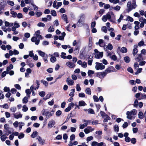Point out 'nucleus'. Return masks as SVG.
I'll list each match as a JSON object with an SVG mask.
<instances>
[{
    "mask_svg": "<svg viewBox=\"0 0 146 146\" xmlns=\"http://www.w3.org/2000/svg\"><path fill=\"white\" fill-rule=\"evenodd\" d=\"M38 141L39 143L41 145H43L44 144L45 141L44 139H42L41 137L38 136V137L36 138Z\"/></svg>",
    "mask_w": 146,
    "mask_h": 146,
    "instance_id": "nucleus-12",
    "label": "nucleus"
},
{
    "mask_svg": "<svg viewBox=\"0 0 146 146\" xmlns=\"http://www.w3.org/2000/svg\"><path fill=\"white\" fill-rule=\"evenodd\" d=\"M110 21L113 23H116V19L115 18V16H114V17H112L110 20H109Z\"/></svg>",
    "mask_w": 146,
    "mask_h": 146,
    "instance_id": "nucleus-44",
    "label": "nucleus"
},
{
    "mask_svg": "<svg viewBox=\"0 0 146 146\" xmlns=\"http://www.w3.org/2000/svg\"><path fill=\"white\" fill-rule=\"evenodd\" d=\"M107 47L108 48V49L110 50H111L113 48V47L112 45L110 43H109L108 44V45L107 46Z\"/></svg>",
    "mask_w": 146,
    "mask_h": 146,
    "instance_id": "nucleus-48",
    "label": "nucleus"
},
{
    "mask_svg": "<svg viewBox=\"0 0 146 146\" xmlns=\"http://www.w3.org/2000/svg\"><path fill=\"white\" fill-rule=\"evenodd\" d=\"M96 65L95 66V68L97 70H102L105 68V66L104 65H103L102 63L97 62L96 63Z\"/></svg>",
    "mask_w": 146,
    "mask_h": 146,
    "instance_id": "nucleus-2",
    "label": "nucleus"
},
{
    "mask_svg": "<svg viewBox=\"0 0 146 146\" xmlns=\"http://www.w3.org/2000/svg\"><path fill=\"white\" fill-rule=\"evenodd\" d=\"M14 117L16 119L21 118L22 116V115L20 113L17 115L16 114V113L14 114Z\"/></svg>",
    "mask_w": 146,
    "mask_h": 146,
    "instance_id": "nucleus-29",
    "label": "nucleus"
},
{
    "mask_svg": "<svg viewBox=\"0 0 146 146\" xmlns=\"http://www.w3.org/2000/svg\"><path fill=\"white\" fill-rule=\"evenodd\" d=\"M7 5V3L5 1H3L0 3V11L4 9L5 6Z\"/></svg>",
    "mask_w": 146,
    "mask_h": 146,
    "instance_id": "nucleus-8",
    "label": "nucleus"
},
{
    "mask_svg": "<svg viewBox=\"0 0 146 146\" xmlns=\"http://www.w3.org/2000/svg\"><path fill=\"white\" fill-rule=\"evenodd\" d=\"M146 99V95L145 94H142V93L141 94V97L139 98L138 100H139L141 99Z\"/></svg>",
    "mask_w": 146,
    "mask_h": 146,
    "instance_id": "nucleus-33",
    "label": "nucleus"
},
{
    "mask_svg": "<svg viewBox=\"0 0 146 146\" xmlns=\"http://www.w3.org/2000/svg\"><path fill=\"white\" fill-rule=\"evenodd\" d=\"M106 15L108 19L109 20L111 18V16L109 12H108Z\"/></svg>",
    "mask_w": 146,
    "mask_h": 146,
    "instance_id": "nucleus-59",
    "label": "nucleus"
},
{
    "mask_svg": "<svg viewBox=\"0 0 146 146\" xmlns=\"http://www.w3.org/2000/svg\"><path fill=\"white\" fill-rule=\"evenodd\" d=\"M100 113L103 118H104L107 115L104 112L102 111H100Z\"/></svg>",
    "mask_w": 146,
    "mask_h": 146,
    "instance_id": "nucleus-61",
    "label": "nucleus"
},
{
    "mask_svg": "<svg viewBox=\"0 0 146 146\" xmlns=\"http://www.w3.org/2000/svg\"><path fill=\"white\" fill-rule=\"evenodd\" d=\"M126 115H127V118L129 119H132V116L131 115L130 112V111H127L126 113Z\"/></svg>",
    "mask_w": 146,
    "mask_h": 146,
    "instance_id": "nucleus-28",
    "label": "nucleus"
},
{
    "mask_svg": "<svg viewBox=\"0 0 146 146\" xmlns=\"http://www.w3.org/2000/svg\"><path fill=\"white\" fill-rule=\"evenodd\" d=\"M104 138L107 140L110 141L111 142H113L112 138L110 137L109 136H105L104 137Z\"/></svg>",
    "mask_w": 146,
    "mask_h": 146,
    "instance_id": "nucleus-22",
    "label": "nucleus"
},
{
    "mask_svg": "<svg viewBox=\"0 0 146 146\" xmlns=\"http://www.w3.org/2000/svg\"><path fill=\"white\" fill-rule=\"evenodd\" d=\"M135 30L134 32V34L135 35H137L139 33V31L138 30L139 28H135Z\"/></svg>",
    "mask_w": 146,
    "mask_h": 146,
    "instance_id": "nucleus-49",
    "label": "nucleus"
},
{
    "mask_svg": "<svg viewBox=\"0 0 146 146\" xmlns=\"http://www.w3.org/2000/svg\"><path fill=\"white\" fill-rule=\"evenodd\" d=\"M40 82L42 83L44 85L46 86H48V83L46 81L42 80L40 81Z\"/></svg>",
    "mask_w": 146,
    "mask_h": 146,
    "instance_id": "nucleus-47",
    "label": "nucleus"
},
{
    "mask_svg": "<svg viewBox=\"0 0 146 146\" xmlns=\"http://www.w3.org/2000/svg\"><path fill=\"white\" fill-rule=\"evenodd\" d=\"M61 16L62 19H63L64 21L66 22V23H68V21L67 19V17L66 15L63 14Z\"/></svg>",
    "mask_w": 146,
    "mask_h": 146,
    "instance_id": "nucleus-17",
    "label": "nucleus"
},
{
    "mask_svg": "<svg viewBox=\"0 0 146 146\" xmlns=\"http://www.w3.org/2000/svg\"><path fill=\"white\" fill-rule=\"evenodd\" d=\"M25 135L24 133H20V134L18 135V137L20 139H21L24 137Z\"/></svg>",
    "mask_w": 146,
    "mask_h": 146,
    "instance_id": "nucleus-46",
    "label": "nucleus"
},
{
    "mask_svg": "<svg viewBox=\"0 0 146 146\" xmlns=\"http://www.w3.org/2000/svg\"><path fill=\"white\" fill-rule=\"evenodd\" d=\"M66 65L69 68H72L75 67V65L74 63L68 61L66 63Z\"/></svg>",
    "mask_w": 146,
    "mask_h": 146,
    "instance_id": "nucleus-4",
    "label": "nucleus"
},
{
    "mask_svg": "<svg viewBox=\"0 0 146 146\" xmlns=\"http://www.w3.org/2000/svg\"><path fill=\"white\" fill-rule=\"evenodd\" d=\"M28 98L27 96L25 97L23 99V102L24 104H26L28 102Z\"/></svg>",
    "mask_w": 146,
    "mask_h": 146,
    "instance_id": "nucleus-35",
    "label": "nucleus"
},
{
    "mask_svg": "<svg viewBox=\"0 0 146 146\" xmlns=\"http://www.w3.org/2000/svg\"><path fill=\"white\" fill-rule=\"evenodd\" d=\"M88 113L92 114H95V112L94 111V110L90 108H89L87 110Z\"/></svg>",
    "mask_w": 146,
    "mask_h": 146,
    "instance_id": "nucleus-38",
    "label": "nucleus"
},
{
    "mask_svg": "<svg viewBox=\"0 0 146 146\" xmlns=\"http://www.w3.org/2000/svg\"><path fill=\"white\" fill-rule=\"evenodd\" d=\"M49 113V111H46V110L43 109L42 110V115H45L47 116H48V115Z\"/></svg>",
    "mask_w": 146,
    "mask_h": 146,
    "instance_id": "nucleus-23",
    "label": "nucleus"
},
{
    "mask_svg": "<svg viewBox=\"0 0 146 146\" xmlns=\"http://www.w3.org/2000/svg\"><path fill=\"white\" fill-rule=\"evenodd\" d=\"M55 121L53 120L50 121L48 124V128H51L55 124Z\"/></svg>",
    "mask_w": 146,
    "mask_h": 146,
    "instance_id": "nucleus-9",
    "label": "nucleus"
},
{
    "mask_svg": "<svg viewBox=\"0 0 146 146\" xmlns=\"http://www.w3.org/2000/svg\"><path fill=\"white\" fill-rule=\"evenodd\" d=\"M39 94L41 97H43L45 95V92L44 91L40 92H39Z\"/></svg>",
    "mask_w": 146,
    "mask_h": 146,
    "instance_id": "nucleus-54",
    "label": "nucleus"
},
{
    "mask_svg": "<svg viewBox=\"0 0 146 146\" xmlns=\"http://www.w3.org/2000/svg\"><path fill=\"white\" fill-rule=\"evenodd\" d=\"M11 14H12V17H16L17 15V13L13 11H12L11 12Z\"/></svg>",
    "mask_w": 146,
    "mask_h": 146,
    "instance_id": "nucleus-52",
    "label": "nucleus"
},
{
    "mask_svg": "<svg viewBox=\"0 0 146 146\" xmlns=\"http://www.w3.org/2000/svg\"><path fill=\"white\" fill-rule=\"evenodd\" d=\"M93 58V55H92L91 56H90L89 57V60H88V65L91 66L92 65L93 60L92 59Z\"/></svg>",
    "mask_w": 146,
    "mask_h": 146,
    "instance_id": "nucleus-18",
    "label": "nucleus"
},
{
    "mask_svg": "<svg viewBox=\"0 0 146 146\" xmlns=\"http://www.w3.org/2000/svg\"><path fill=\"white\" fill-rule=\"evenodd\" d=\"M75 89H72L71 90V92L69 94V96H71L72 97H73L74 96V93L75 92Z\"/></svg>",
    "mask_w": 146,
    "mask_h": 146,
    "instance_id": "nucleus-27",
    "label": "nucleus"
},
{
    "mask_svg": "<svg viewBox=\"0 0 146 146\" xmlns=\"http://www.w3.org/2000/svg\"><path fill=\"white\" fill-rule=\"evenodd\" d=\"M38 52L39 55L43 58L45 62L48 61V55L46 54L44 52L40 50H38Z\"/></svg>",
    "mask_w": 146,
    "mask_h": 146,
    "instance_id": "nucleus-1",
    "label": "nucleus"
},
{
    "mask_svg": "<svg viewBox=\"0 0 146 146\" xmlns=\"http://www.w3.org/2000/svg\"><path fill=\"white\" fill-rule=\"evenodd\" d=\"M138 56L135 58V60L138 62H139L140 60H143V58L141 54H138L137 56Z\"/></svg>",
    "mask_w": 146,
    "mask_h": 146,
    "instance_id": "nucleus-14",
    "label": "nucleus"
},
{
    "mask_svg": "<svg viewBox=\"0 0 146 146\" xmlns=\"http://www.w3.org/2000/svg\"><path fill=\"white\" fill-rule=\"evenodd\" d=\"M144 114L141 111H140L138 113L139 118L140 119H142L143 118Z\"/></svg>",
    "mask_w": 146,
    "mask_h": 146,
    "instance_id": "nucleus-30",
    "label": "nucleus"
},
{
    "mask_svg": "<svg viewBox=\"0 0 146 146\" xmlns=\"http://www.w3.org/2000/svg\"><path fill=\"white\" fill-rule=\"evenodd\" d=\"M95 55V57L96 59H100L103 56V52H101L97 54H95L94 53Z\"/></svg>",
    "mask_w": 146,
    "mask_h": 146,
    "instance_id": "nucleus-7",
    "label": "nucleus"
},
{
    "mask_svg": "<svg viewBox=\"0 0 146 146\" xmlns=\"http://www.w3.org/2000/svg\"><path fill=\"white\" fill-rule=\"evenodd\" d=\"M50 14L51 15L55 17L57 15L56 13L54 10L51 11Z\"/></svg>",
    "mask_w": 146,
    "mask_h": 146,
    "instance_id": "nucleus-37",
    "label": "nucleus"
},
{
    "mask_svg": "<svg viewBox=\"0 0 146 146\" xmlns=\"http://www.w3.org/2000/svg\"><path fill=\"white\" fill-rule=\"evenodd\" d=\"M78 103L80 106H84L86 105V103L83 100L80 101Z\"/></svg>",
    "mask_w": 146,
    "mask_h": 146,
    "instance_id": "nucleus-19",
    "label": "nucleus"
},
{
    "mask_svg": "<svg viewBox=\"0 0 146 146\" xmlns=\"http://www.w3.org/2000/svg\"><path fill=\"white\" fill-rule=\"evenodd\" d=\"M130 112L131 115H134L136 114L137 111L135 109H133Z\"/></svg>",
    "mask_w": 146,
    "mask_h": 146,
    "instance_id": "nucleus-53",
    "label": "nucleus"
},
{
    "mask_svg": "<svg viewBox=\"0 0 146 146\" xmlns=\"http://www.w3.org/2000/svg\"><path fill=\"white\" fill-rule=\"evenodd\" d=\"M93 98L94 102H98L99 101V98L96 96L95 95L93 96Z\"/></svg>",
    "mask_w": 146,
    "mask_h": 146,
    "instance_id": "nucleus-60",
    "label": "nucleus"
},
{
    "mask_svg": "<svg viewBox=\"0 0 146 146\" xmlns=\"http://www.w3.org/2000/svg\"><path fill=\"white\" fill-rule=\"evenodd\" d=\"M7 3L9 5H11V6H13L14 5V3L13 1H10V0H7Z\"/></svg>",
    "mask_w": 146,
    "mask_h": 146,
    "instance_id": "nucleus-50",
    "label": "nucleus"
},
{
    "mask_svg": "<svg viewBox=\"0 0 146 146\" xmlns=\"http://www.w3.org/2000/svg\"><path fill=\"white\" fill-rule=\"evenodd\" d=\"M11 92L13 94H15L17 92V90L14 88H12L11 90Z\"/></svg>",
    "mask_w": 146,
    "mask_h": 146,
    "instance_id": "nucleus-63",
    "label": "nucleus"
},
{
    "mask_svg": "<svg viewBox=\"0 0 146 146\" xmlns=\"http://www.w3.org/2000/svg\"><path fill=\"white\" fill-rule=\"evenodd\" d=\"M25 92L27 94L28 97L29 98L30 97V95L31 94V92H30L29 89H27L25 90Z\"/></svg>",
    "mask_w": 146,
    "mask_h": 146,
    "instance_id": "nucleus-41",
    "label": "nucleus"
},
{
    "mask_svg": "<svg viewBox=\"0 0 146 146\" xmlns=\"http://www.w3.org/2000/svg\"><path fill=\"white\" fill-rule=\"evenodd\" d=\"M120 51L122 53H125L127 52V49L126 48L123 47L121 48Z\"/></svg>",
    "mask_w": 146,
    "mask_h": 146,
    "instance_id": "nucleus-25",
    "label": "nucleus"
},
{
    "mask_svg": "<svg viewBox=\"0 0 146 146\" xmlns=\"http://www.w3.org/2000/svg\"><path fill=\"white\" fill-rule=\"evenodd\" d=\"M38 132L36 131H34L33 133L31 135V137L33 138H34L36 137L38 135Z\"/></svg>",
    "mask_w": 146,
    "mask_h": 146,
    "instance_id": "nucleus-24",
    "label": "nucleus"
},
{
    "mask_svg": "<svg viewBox=\"0 0 146 146\" xmlns=\"http://www.w3.org/2000/svg\"><path fill=\"white\" fill-rule=\"evenodd\" d=\"M110 58L114 61H116L117 60V56L115 55H112Z\"/></svg>",
    "mask_w": 146,
    "mask_h": 146,
    "instance_id": "nucleus-57",
    "label": "nucleus"
},
{
    "mask_svg": "<svg viewBox=\"0 0 146 146\" xmlns=\"http://www.w3.org/2000/svg\"><path fill=\"white\" fill-rule=\"evenodd\" d=\"M137 47L138 46L137 45H135L134 46V48L133 51V54L134 56L138 52V50L137 49Z\"/></svg>",
    "mask_w": 146,
    "mask_h": 146,
    "instance_id": "nucleus-10",
    "label": "nucleus"
},
{
    "mask_svg": "<svg viewBox=\"0 0 146 146\" xmlns=\"http://www.w3.org/2000/svg\"><path fill=\"white\" fill-rule=\"evenodd\" d=\"M98 44L101 47H104L105 46V43L102 39H100L99 40Z\"/></svg>",
    "mask_w": 146,
    "mask_h": 146,
    "instance_id": "nucleus-11",
    "label": "nucleus"
},
{
    "mask_svg": "<svg viewBox=\"0 0 146 146\" xmlns=\"http://www.w3.org/2000/svg\"><path fill=\"white\" fill-rule=\"evenodd\" d=\"M40 31L39 30H38L37 31L35 32V33L36 37L37 38H38L39 39H42V37L41 35H40Z\"/></svg>",
    "mask_w": 146,
    "mask_h": 146,
    "instance_id": "nucleus-15",
    "label": "nucleus"
},
{
    "mask_svg": "<svg viewBox=\"0 0 146 146\" xmlns=\"http://www.w3.org/2000/svg\"><path fill=\"white\" fill-rule=\"evenodd\" d=\"M3 90L5 92H10V91L9 88L6 86L4 88Z\"/></svg>",
    "mask_w": 146,
    "mask_h": 146,
    "instance_id": "nucleus-62",
    "label": "nucleus"
},
{
    "mask_svg": "<svg viewBox=\"0 0 146 146\" xmlns=\"http://www.w3.org/2000/svg\"><path fill=\"white\" fill-rule=\"evenodd\" d=\"M85 92L88 95H91V90L89 88H87L85 90Z\"/></svg>",
    "mask_w": 146,
    "mask_h": 146,
    "instance_id": "nucleus-31",
    "label": "nucleus"
},
{
    "mask_svg": "<svg viewBox=\"0 0 146 146\" xmlns=\"http://www.w3.org/2000/svg\"><path fill=\"white\" fill-rule=\"evenodd\" d=\"M54 110H52L50 113H49L48 114V117L47 118V119H48L49 117H50L52 115L54 114Z\"/></svg>",
    "mask_w": 146,
    "mask_h": 146,
    "instance_id": "nucleus-51",
    "label": "nucleus"
},
{
    "mask_svg": "<svg viewBox=\"0 0 146 146\" xmlns=\"http://www.w3.org/2000/svg\"><path fill=\"white\" fill-rule=\"evenodd\" d=\"M134 3H132L131 5V7H133V9H135L136 8V7L137 6V5L135 3V1H133Z\"/></svg>",
    "mask_w": 146,
    "mask_h": 146,
    "instance_id": "nucleus-56",
    "label": "nucleus"
},
{
    "mask_svg": "<svg viewBox=\"0 0 146 146\" xmlns=\"http://www.w3.org/2000/svg\"><path fill=\"white\" fill-rule=\"evenodd\" d=\"M131 143L133 144H135L136 142V140L135 138H132L131 139Z\"/></svg>",
    "mask_w": 146,
    "mask_h": 146,
    "instance_id": "nucleus-58",
    "label": "nucleus"
},
{
    "mask_svg": "<svg viewBox=\"0 0 146 146\" xmlns=\"http://www.w3.org/2000/svg\"><path fill=\"white\" fill-rule=\"evenodd\" d=\"M22 111L24 112L27 111L28 110V108L27 107V106L25 105H24L23 106Z\"/></svg>",
    "mask_w": 146,
    "mask_h": 146,
    "instance_id": "nucleus-40",
    "label": "nucleus"
},
{
    "mask_svg": "<svg viewBox=\"0 0 146 146\" xmlns=\"http://www.w3.org/2000/svg\"><path fill=\"white\" fill-rule=\"evenodd\" d=\"M92 40H90L89 39V42L88 45V50H91L92 47Z\"/></svg>",
    "mask_w": 146,
    "mask_h": 146,
    "instance_id": "nucleus-21",
    "label": "nucleus"
},
{
    "mask_svg": "<svg viewBox=\"0 0 146 146\" xmlns=\"http://www.w3.org/2000/svg\"><path fill=\"white\" fill-rule=\"evenodd\" d=\"M97 146H106V145L105 143L101 142L99 143H97Z\"/></svg>",
    "mask_w": 146,
    "mask_h": 146,
    "instance_id": "nucleus-64",
    "label": "nucleus"
},
{
    "mask_svg": "<svg viewBox=\"0 0 146 146\" xmlns=\"http://www.w3.org/2000/svg\"><path fill=\"white\" fill-rule=\"evenodd\" d=\"M92 128L91 127H88L87 128L84 129V131L86 134H88L89 133L90 131V129Z\"/></svg>",
    "mask_w": 146,
    "mask_h": 146,
    "instance_id": "nucleus-20",
    "label": "nucleus"
},
{
    "mask_svg": "<svg viewBox=\"0 0 146 146\" xmlns=\"http://www.w3.org/2000/svg\"><path fill=\"white\" fill-rule=\"evenodd\" d=\"M96 76L101 79L103 78L106 75L104 71L101 72H98L95 73Z\"/></svg>",
    "mask_w": 146,
    "mask_h": 146,
    "instance_id": "nucleus-3",
    "label": "nucleus"
},
{
    "mask_svg": "<svg viewBox=\"0 0 146 146\" xmlns=\"http://www.w3.org/2000/svg\"><path fill=\"white\" fill-rule=\"evenodd\" d=\"M66 81L68 85L72 86L74 84V81L72 80H70L68 78H67Z\"/></svg>",
    "mask_w": 146,
    "mask_h": 146,
    "instance_id": "nucleus-13",
    "label": "nucleus"
},
{
    "mask_svg": "<svg viewBox=\"0 0 146 146\" xmlns=\"http://www.w3.org/2000/svg\"><path fill=\"white\" fill-rule=\"evenodd\" d=\"M124 60L125 62L127 63H129L130 61L129 58L127 56L124 57Z\"/></svg>",
    "mask_w": 146,
    "mask_h": 146,
    "instance_id": "nucleus-42",
    "label": "nucleus"
},
{
    "mask_svg": "<svg viewBox=\"0 0 146 146\" xmlns=\"http://www.w3.org/2000/svg\"><path fill=\"white\" fill-rule=\"evenodd\" d=\"M94 71L93 70H89L88 72V76H89L91 77L92 76V74H94Z\"/></svg>",
    "mask_w": 146,
    "mask_h": 146,
    "instance_id": "nucleus-26",
    "label": "nucleus"
},
{
    "mask_svg": "<svg viewBox=\"0 0 146 146\" xmlns=\"http://www.w3.org/2000/svg\"><path fill=\"white\" fill-rule=\"evenodd\" d=\"M66 54L64 52H62L61 53V55H60V57L61 58L64 59H66V56H65Z\"/></svg>",
    "mask_w": 146,
    "mask_h": 146,
    "instance_id": "nucleus-43",
    "label": "nucleus"
},
{
    "mask_svg": "<svg viewBox=\"0 0 146 146\" xmlns=\"http://www.w3.org/2000/svg\"><path fill=\"white\" fill-rule=\"evenodd\" d=\"M127 21H130L131 22H132L133 21V19L130 16H128L126 19Z\"/></svg>",
    "mask_w": 146,
    "mask_h": 146,
    "instance_id": "nucleus-34",
    "label": "nucleus"
},
{
    "mask_svg": "<svg viewBox=\"0 0 146 146\" xmlns=\"http://www.w3.org/2000/svg\"><path fill=\"white\" fill-rule=\"evenodd\" d=\"M51 62L52 63L56 61V58L54 56H52L50 59Z\"/></svg>",
    "mask_w": 146,
    "mask_h": 146,
    "instance_id": "nucleus-32",
    "label": "nucleus"
},
{
    "mask_svg": "<svg viewBox=\"0 0 146 146\" xmlns=\"http://www.w3.org/2000/svg\"><path fill=\"white\" fill-rule=\"evenodd\" d=\"M114 131L115 132H118L119 131V127L118 125H115L114 127Z\"/></svg>",
    "mask_w": 146,
    "mask_h": 146,
    "instance_id": "nucleus-36",
    "label": "nucleus"
},
{
    "mask_svg": "<svg viewBox=\"0 0 146 146\" xmlns=\"http://www.w3.org/2000/svg\"><path fill=\"white\" fill-rule=\"evenodd\" d=\"M54 25L56 27H57L58 25V20H56L53 22Z\"/></svg>",
    "mask_w": 146,
    "mask_h": 146,
    "instance_id": "nucleus-55",
    "label": "nucleus"
},
{
    "mask_svg": "<svg viewBox=\"0 0 146 146\" xmlns=\"http://www.w3.org/2000/svg\"><path fill=\"white\" fill-rule=\"evenodd\" d=\"M12 129H13L12 128H8L7 129L5 130L4 131L5 133V134L7 135H8L9 134L11 133V130Z\"/></svg>",
    "mask_w": 146,
    "mask_h": 146,
    "instance_id": "nucleus-16",
    "label": "nucleus"
},
{
    "mask_svg": "<svg viewBox=\"0 0 146 146\" xmlns=\"http://www.w3.org/2000/svg\"><path fill=\"white\" fill-rule=\"evenodd\" d=\"M7 138V137L5 135H3L1 137V139L3 141H4Z\"/></svg>",
    "mask_w": 146,
    "mask_h": 146,
    "instance_id": "nucleus-39",
    "label": "nucleus"
},
{
    "mask_svg": "<svg viewBox=\"0 0 146 146\" xmlns=\"http://www.w3.org/2000/svg\"><path fill=\"white\" fill-rule=\"evenodd\" d=\"M84 23V20L80 19L77 23L76 25L78 27H82L83 26Z\"/></svg>",
    "mask_w": 146,
    "mask_h": 146,
    "instance_id": "nucleus-5",
    "label": "nucleus"
},
{
    "mask_svg": "<svg viewBox=\"0 0 146 146\" xmlns=\"http://www.w3.org/2000/svg\"><path fill=\"white\" fill-rule=\"evenodd\" d=\"M110 68H108L106 69V70L104 71V72L106 73V75L108 73H110L111 72V70L110 69Z\"/></svg>",
    "mask_w": 146,
    "mask_h": 146,
    "instance_id": "nucleus-45",
    "label": "nucleus"
},
{
    "mask_svg": "<svg viewBox=\"0 0 146 146\" xmlns=\"http://www.w3.org/2000/svg\"><path fill=\"white\" fill-rule=\"evenodd\" d=\"M31 41L33 42H35V44L38 45L40 42V40L39 39H37L36 37L33 36L31 38Z\"/></svg>",
    "mask_w": 146,
    "mask_h": 146,
    "instance_id": "nucleus-6",
    "label": "nucleus"
}]
</instances>
